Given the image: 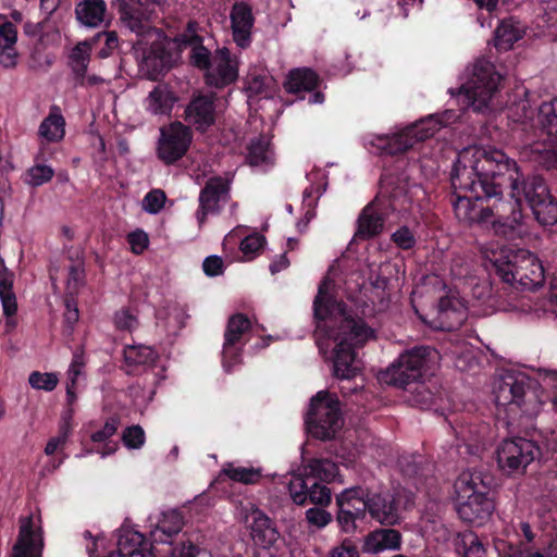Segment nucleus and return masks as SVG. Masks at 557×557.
Instances as JSON below:
<instances>
[{
	"instance_id": "nucleus-1",
	"label": "nucleus",
	"mask_w": 557,
	"mask_h": 557,
	"mask_svg": "<svg viewBox=\"0 0 557 557\" xmlns=\"http://www.w3.org/2000/svg\"><path fill=\"white\" fill-rule=\"evenodd\" d=\"M450 184V202L461 222L515 231L524 224L525 205L539 224L557 223V198L547 181L541 174H523L503 150L463 148L453 164Z\"/></svg>"
},
{
	"instance_id": "nucleus-2",
	"label": "nucleus",
	"mask_w": 557,
	"mask_h": 557,
	"mask_svg": "<svg viewBox=\"0 0 557 557\" xmlns=\"http://www.w3.org/2000/svg\"><path fill=\"white\" fill-rule=\"evenodd\" d=\"M333 281L324 277L313 299L314 335L321 346L322 338L335 343L333 349V374L342 384L339 392L344 397L358 392L359 385L352 382L361 371L357 349L374 337V331L367 322L348 310L347 305L337 300L330 292Z\"/></svg>"
},
{
	"instance_id": "nucleus-3",
	"label": "nucleus",
	"mask_w": 557,
	"mask_h": 557,
	"mask_svg": "<svg viewBox=\"0 0 557 557\" xmlns=\"http://www.w3.org/2000/svg\"><path fill=\"white\" fill-rule=\"evenodd\" d=\"M443 126V122L430 115L411 124L391 137L381 139L382 150L396 156L393 166L381 175L384 183H392L394 193L401 191L412 205L411 188L421 186L423 180L432 178L438 169L436 160L425 154L416 158L417 146L433 137Z\"/></svg>"
},
{
	"instance_id": "nucleus-4",
	"label": "nucleus",
	"mask_w": 557,
	"mask_h": 557,
	"mask_svg": "<svg viewBox=\"0 0 557 557\" xmlns=\"http://www.w3.org/2000/svg\"><path fill=\"white\" fill-rule=\"evenodd\" d=\"M392 183H384L380 178L379 191L375 198L368 203L357 220L355 239L368 240L380 235L384 230L385 221L393 214L403 216L410 210L408 199L401 191L394 193Z\"/></svg>"
},
{
	"instance_id": "nucleus-5",
	"label": "nucleus",
	"mask_w": 557,
	"mask_h": 557,
	"mask_svg": "<svg viewBox=\"0 0 557 557\" xmlns=\"http://www.w3.org/2000/svg\"><path fill=\"white\" fill-rule=\"evenodd\" d=\"M491 262L496 275L516 288L535 290L544 283V268L529 250L503 248Z\"/></svg>"
},
{
	"instance_id": "nucleus-6",
	"label": "nucleus",
	"mask_w": 557,
	"mask_h": 557,
	"mask_svg": "<svg viewBox=\"0 0 557 557\" xmlns=\"http://www.w3.org/2000/svg\"><path fill=\"white\" fill-rule=\"evenodd\" d=\"M437 351L430 346H414L401 352L396 360L379 374L381 383L410 391L424 383L436 362Z\"/></svg>"
},
{
	"instance_id": "nucleus-7",
	"label": "nucleus",
	"mask_w": 557,
	"mask_h": 557,
	"mask_svg": "<svg viewBox=\"0 0 557 557\" xmlns=\"http://www.w3.org/2000/svg\"><path fill=\"white\" fill-rule=\"evenodd\" d=\"M492 479L481 472H462L455 483L456 509L461 520L482 524L493 510V500L488 497Z\"/></svg>"
},
{
	"instance_id": "nucleus-8",
	"label": "nucleus",
	"mask_w": 557,
	"mask_h": 557,
	"mask_svg": "<svg viewBox=\"0 0 557 557\" xmlns=\"http://www.w3.org/2000/svg\"><path fill=\"white\" fill-rule=\"evenodd\" d=\"M545 448L543 434L537 430L506 437L496 448L497 465L508 475L522 474L530 463L543 458Z\"/></svg>"
},
{
	"instance_id": "nucleus-9",
	"label": "nucleus",
	"mask_w": 557,
	"mask_h": 557,
	"mask_svg": "<svg viewBox=\"0 0 557 557\" xmlns=\"http://www.w3.org/2000/svg\"><path fill=\"white\" fill-rule=\"evenodd\" d=\"M344 423L339 400L336 394L320 391L311 398L306 417L308 432L321 441L335 437Z\"/></svg>"
},
{
	"instance_id": "nucleus-10",
	"label": "nucleus",
	"mask_w": 557,
	"mask_h": 557,
	"mask_svg": "<svg viewBox=\"0 0 557 557\" xmlns=\"http://www.w3.org/2000/svg\"><path fill=\"white\" fill-rule=\"evenodd\" d=\"M502 75L495 65L485 59L478 60L469 79L460 87V91L468 100V107L481 111L488 107L493 95L497 91Z\"/></svg>"
},
{
	"instance_id": "nucleus-11",
	"label": "nucleus",
	"mask_w": 557,
	"mask_h": 557,
	"mask_svg": "<svg viewBox=\"0 0 557 557\" xmlns=\"http://www.w3.org/2000/svg\"><path fill=\"white\" fill-rule=\"evenodd\" d=\"M193 131L186 124L175 121L160 129L157 156L164 164H174L188 151Z\"/></svg>"
},
{
	"instance_id": "nucleus-12",
	"label": "nucleus",
	"mask_w": 557,
	"mask_h": 557,
	"mask_svg": "<svg viewBox=\"0 0 557 557\" xmlns=\"http://www.w3.org/2000/svg\"><path fill=\"white\" fill-rule=\"evenodd\" d=\"M230 199L231 182L219 175L210 177L199 193V206L196 211L199 227L205 225L208 215L220 214Z\"/></svg>"
},
{
	"instance_id": "nucleus-13",
	"label": "nucleus",
	"mask_w": 557,
	"mask_h": 557,
	"mask_svg": "<svg viewBox=\"0 0 557 557\" xmlns=\"http://www.w3.org/2000/svg\"><path fill=\"white\" fill-rule=\"evenodd\" d=\"M250 329L251 321L246 314L235 313L228 318L222 350V362L226 372H231L242 361L243 347L247 342L243 338Z\"/></svg>"
},
{
	"instance_id": "nucleus-14",
	"label": "nucleus",
	"mask_w": 557,
	"mask_h": 557,
	"mask_svg": "<svg viewBox=\"0 0 557 557\" xmlns=\"http://www.w3.org/2000/svg\"><path fill=\"white\" fill-rule=\"evenodd\" d=\"M528 385L529 377L527 375L513 372L505 373L494 391L496 405L509 407V411H515V408H517L525 413L528 410L523 406Z\"/></svg>"
},
{
	"instance_id": "nucleus-15",
	"label": "nucleus",
	"mask_w": 557,
	"mask_h": 557,
	"mask_svg": "<svg viewBox=\"0 0 557 557\" xmlns=\"http://www.w3.org/2000/svg\"><path fill=\"white\" fill-rule=\"evenodd\" d=\"M367 508L370 517L382 525L399 523V499L391 491L371 492L366 490Z\"/></svg>"
},
{
	"instance_id": "nucleus-16",
	"label": "nucleus",
	"mask_w": 557,
	"mask_h": 557,
	"mask_svg": "<svg viewBox=\"0 0 557 557\" xmlns=\"http://www.w3.org/2000/svg\"><path fill=\"white\" fill-rule=\"evenodd\" d=\"M184 120L187 126L205 134L216 121L215 96L213 94L194 96L185 108Z\"/></svg>"
},
{
	"instance_id": "nucleus-17",
	"label": "nucleus",
	"mask_w": 557,
	"mask_h": 557,
	"mask_svg": "<svg viewBox=\"0 0 557 557\" xmlns=\"http://www.w3.org/2000/svg\"><path fill=\"white\" fill-rule=\"evenodd\" d=\"M288 491L297 505H305L309 500L314 505L327 506L332 499L331 490L325 484L314 481L313 476L293 475Z\"/></svg>"
},
{
	"instance_id": "nucleus-18",
	"label": "nucleus",
	"mask_w": 557,
	"mask_h": 557,
	"mask_svg": "<svg viewBox=\"0 0 557 557\" xmlns=\"http://www.w3.org/2000/svg\"><path fill=\"white\" fill-rule=\"evenodd\" d=\"M321 84L319 74L310 67H297L288 72L284 82V89L288 94H293L304 99L305 92H312L309 103H322L324 95L317 90Z\"/></svg>"
},
{
	"instance_id": "nucleus-19",
	"label": "nucleus",
	"mask_w": 557,
	"mask_h": 557,
	"mask_svg": "<svg viewBox=\"0 0 557 557\" xmlns=\"http://www.w3.org/2000/svg\"><path fill=\"white\" fill-rule=\"evenodd\" d=\"M117 12L122 24L138 37L144 38L153 30L150 11L140 0H117Z\"/></svg>"
},
{
	"instance_id": "nucleus-20",
	"label": "nucleus",
	"mask_w": 557,
	"mask_h": 557,
	"mask_svg": "<svg viewBox=\"0 0 557 557\" xmlns=\"http://www.w3.org/2000/svg\"><path fill=\"white\" fill-rule=\"evenodd\" d=\"M42 545L41 529H35L33 516L22 517L12 557H41Z\"/></svg>"
},
{
	"instance_id": "nucleus-21",
	"label": "nucleus",
	"mask_w": 557,
	"mask_h": 557,
	"mask_svg": "<svg viewBox=\"0 0 557 557\" xmlns=\"http://www.w3.org/2000/svg\"><path fill=\"white\" fill-rule=\"evenodd\" d=\"M238 78V66L236 58L227 48L218 49L215 52V67L206 74L207 85L221 89Z\"/></svg>"
},
{
	"instance_id": "nucleus-22",
	"label": "nucleus",
	"mask_w": 557,
	"mask_h": 557,
	"mask_svg": "<svg viewBox=\"0 0 557 557\" xmlns=\"http://www.w3.org/2000/svg\"><path fill=\"white\" fill-rule=\"evenodd\" d=\"M230 18L234 42L242 49L248 48L252 41L251 29L255 25L251 7L246 2H235Z\"/></svg>"
},
{
	"instance_id": "nucleus-23",
	"label": "nucleus",
	"mask_w": 557,
	"mask_h": 557,
	"mask_svg": "<svg viewBox=\"0 0 557 557\" xmlns=\"http://www.w3.org/2000/svg\"><path fill=\"white\" fill-rule=\"evenodd\" d=\"M158 358V351L151 346L128 345L123 350L122 369L128 375H137L154 367Z\"/></svg>"
},
{
	"instance_id": "nucleus-24",
	"label": "nucleus",
	"mask_w": 557,
	"mask_h": 557,
	"mask_svg": "<svg viewBox=\"0 0 557 557\" xmlns=\"http://www.w3.org/2000/svg\"><path fill=\"white\" fill-rule=\"evenodd\" d=\"M401 547V533L392 528L376 529L363 540L362 552L377 554L383 550H398Z\"/></svg>"
},
{
	"instance_id": "nucleus-25",
	"label": "nucleus",
	"mask_w": 557,
	"mask_h": 557,
	"mask_svg": "<svg viewBox=\"0 0 557 557\" xmlns=\"http://www.w3.org/2000/svg\"><path fill=\"white\" fill-rule=\"evenodd\" d=\"M250 516L252 540L263 548L271 547L280 537L275 522L258 508Z\"/></svg>"
},
{
	"instance_id": "nucleus-26",
	"label": "nucleus",
	"mask_w": 557,
	"mask_h": 557,
	"mask_svg": "<svg viewBox=\"0 0 557 557\" xmlns=\"http://www.w3.org/2000/svg\"><path fill=\"white\" fill-rule=\"evenodd\" d=\"M246 161L250 166H260L263 171H268L274 165V152L271 141L265 135H259L249 141Z\"/></svg>"
},
{
	"instance_id": "nucleus-27",
	"label": "nucleus",
	"mask_w": 557,
	"mask_h": 557,
	"mask_svg": "<svg viewBox=\"0 0 557 557\" xmlns=\"http://www.w3.org/2000/svg\"><path fill=\"white\" fill-rule=\"evenodd\" d=\"M183 525V517L177 510L164 512L156 528L150 532L152 543L172 545V539L182 531Z\"/></svg>"
},
{
	"instance_id": "nucleus-28",
	"label": "nucleus",
	"mask_w": 557,
	"mask_h": 557,
	"mask_svg": "<svg viewBox=\"0 0 557 557\" xmlns=\"http://www.w3.org/2000/svg\"><path fill=\"white\" fill-rule=\"evenodd\" d=\"M466 319L460 302L453 297L444 296L438 300V320L442 330L453 331L459 329Z\"/></svg>"
},
{
	"instance_id": "nucleus-29",
	"label": "nucleus",
	"mask_w": 557,
	"mask_h": 557,
	"mask_svg": "<svg viewBox=\"0 0 557 557\" xmlns=\"http://www.w3.org/2000/svg\"><path fill=\"white\" fill-rule=\"evenodd\" d=\"M336 506L344 507L363 521L368 513L366 490L361 486L345 488L336 496Z\"/></svg>"
},
{
	"instance_id": "nucleus-30",
	"label": "nucleus",
	"mask_w": 557,
	"mask_h": 557,
	"mask_svg": "<svg viewBox=\"0 0 557 557\" xmlns=\"http://www.w3.org/2000/svg\"><path fill=\"white\" fill-rule=\"evenodd\" d=\"M298 475L313 476L314 481L321 483H331L339 476V469L336 462L327 458H313Z\"/></svg>"
},
{
	"instance_id": "nucleus-31",
	"label": "nucleus",
	"mask_w": 557,
	"mask_h": 557,
	"mask_svg": "<svg viewBox=\"0 0 557 557\" xmlns=\"http://www.w3.org/2000/svg\"><path fill=\"white\" fill-rule=\"evenodd\" d=\"M107 4L103 0H83L76 4L77 21L87 27H98L104 21Z\"/></svg>"
},
{
	"instance_id": "nucleus-32",
	"label": "nucleus",
	"mask_w": 557,
	"mask_h": 557,
	"mask_svg": "<svg viewBox=\"0 0 557 557\" xmlns=\"http://www.w3.org/2000/svg\"><path fill=\"white\" fill-rule=\"evenodd\" d=\"M38 134L48 143H59L65 135V120L59 111L53 107L48 116L39 125Z\"/></svg>"
},
{
	"instance_id": "nucleus-33",
	"label": "nucleus",
	"mask_w": 557,
	"mask_h": 557,
	"mask_svg": "<svg viewBox=\"0 0 557 557\" xmlns=\"http://www.w3.org/2000/svg\"><path fill=\"white\" fill-rule=\"evenodd\" d=\"M147 544L148 542L140 532L125 530L119 535L117 549L111 552L107 557H126Z\"/></svg>"
},
{
	"instance_id": "nucleus-34",
	"label": "nucleus",
	"mask_w": 557,
	"mask_h": 557,
	"mask_svg": "<svg viewBox=\"0 0 557 557\" xmlns=\"http://www.w3.org/2000/svg\"><path fill=\"white\" fill-rule=\"evenodd\" d=\"M522 36L523 30L512 18L503 20L495 30V47L498 50H509Z\"/></svg>"
},
{
	"instance_id": "nucleus-35",
	"label": "nucleus",
	"mask_w": 557,
	"mask_h": 557,
	"mask_svg": "<svg viewBox=\"0 0 557 557\" xmlns=\"http://www.w3.org/2000/svg\"><path fill=\"white\" fill-rule=\"evenodd\" d=\"M148 110L153 114H170L174 102L175 97L171 91H169L165 87L156 86L148 96Z\"/></svg>"
},
{
	"instance_id": "nucleus-36",
	"label": "nucleus",
	"mask_w": 557,
	"mask_h": 557,
	"mask_svg": "<svg viewBox=\"0 0 557 557\" xmlns=\"http://www.w3.org/2000/svg\"><path fill=\"white\" fill-rule=\"evenodd\" d=\"M89 46L87 44H78L70 55L71 67L75 75V85H85V74L87 73L90 61Z\"/></svg>"
},
{
	"instance_id": "nucleus-37",
	"label": "nucleus",
	"mask_w": 557,
	"mask_h": 557,
	"mask_svg": "<svg viewBox=\"0 0 557 557\" xmlns=\"http://www.w3.org/2000/svg\"><path fill=\"white\" fill-rule=\"evenodd\" d=\"M221 474H224L234 482L243 483L246 485L256 484L262 478V473L259 468L235 467L231 462L224 465L221 470Z\"/></svg>"
},
{
	"instance_id": "nucleus-38",
	"label": "nucleus",
	"mask_w": 557,
	"mask_h": 557,
	"mask_svg": "<svg viewBox=\"0 0 557 557\" xmlns=\"http://www.w3.org/2000/svg\"><path fill=\"white\" fill-rule=\"evenodd\" d=\"M537 120L542 133L552 141L557 140V100L552 103L544 102L540 107Z\"/></svg>"
},
{
	"instance_id": "nucleus-39",
	"label": "nucleus",
	"mask_w": 557,
	"mask_h": 557,
	"mask_svg": "<svg viewBox=\"0 0 557 557\" xmlns=\"http://www.w3.org/2000/svg\"><path fill=\"white\" fill-rule=\"evenodd\" d=\"M272 84L273 77L268 74H249L246 78L245 90L249 98H268L271 95L270 88Z\"/></svg>"
},
{
	"instance_id": "nucleus-40",
	"label": "nucleus",
	"mask_w": 557,
	"mask_h": 557,
	"mask_svg": "<svg viewBox=\"0 0 557 557\" xmlns=\"http://www.w3.org/2000/svg\"><path fill=\"white\" fill-rule=\"evenodd\" d=\"M162 51H156L150 48L148 51H144L143 59L139 63L141 71H145L150 79H157L162 73L164 67V60L162 58Z\"/></svg>"
},
{
	"instance_id": "nucleus-41",
	"label": "nucleus",
	"mask_w": 557,
	"mask_h": 557,
	"mask_svg": "<svg viewBox=\"0 0 557 557\" xmlns=\"http://www.w3.org/2000/svg\"><path fill=\"white\" fill-rule=\"evenodd\" d=\"M457 552L463 557H479L483 553V545L475 533L467 532L460 535Z\"/></svg>"
},
{
	"instance_id": "nucleus-42",
	"label": "nucleus",
	"mask_w": 557,
	"mask_h": 557,
	"mask_svg": "<svg viewBox=\"0 0 557 557\" xmlns=\"http://www.w3.org/2000/svg\"><path fill=\"white\" fill-rule=\"evenodd\" d=\"M29 385L35 389L52 392L59 383L57 373L33 371L28 376Z\"/></svg>"
},
{
	"instance_id": "nucleus-43",
	"label": "nucleus",
	"mask_w": 557,
	"mask_h": 557,
	"mask_svg": "<svg viewBox=\"0 0 557 557\" xmlns=\"http://www.w3.org/2000/svg\"><path fill=\"white\" fill-rule=\"evenodd\" d=\"M53 175L54 171L51 166L36 163L35 165L27 170L26 182L34 187H38L50 182Z\"/></svg>"
},
{
	"instance_id": "nucleus-44",
	"label": "nucleus",
	"mask_w": 557,
	"mask_h": 557,
	"mask_svg": "<svg viewBox=\"0 0 557 557\" xmlns=\"http://www.w3.org/2000/svg\"><path fill=\"white\" fill-rule=\"evenodd\" d=\"M165 201L166 195L162 189H151L143 199V208L150 214H157L163 209Z\"/></svg>"
},
{
	"instance_id": "nucleus-45",
	"label": "nucleus",
	"mask_w": 557,
	"mask_h": 557,
	"mask_svg": "<svg viewBox=\"0 0 557 557\" xmlns=\"http://www.w3.org/2000/svg\"><path fill=\"white\" fill-rule=\"evenodd\" d=\"M123 444L129 449H139L146 442L144 429L138 425L127 426L122 434Z\"/></svg>"
},
{
	"instance_id": "nucleus-46",
	"label": "nucleus",
	"mask_w": 557,
	"mask_h": 557,
	"mask_svg": "<svg viewBox=\"0 0 557 557\" xmlns=\"http://www.w3.org/2000/svg\"><path fill=\"white\" fill-rule=\"evenodd\" d=\"M85 269L83 262L74 263L69 268L66 289L67 294L74 296L84 284Z\"/></svg>"
},
{
	"instance_id": "nucleus-47",
	"label": "nucleus",
	"mask_w": 557,
	"mask_h": 557,
	"mask_svg": "<svg viewBox=\"0 0 557 557\" xmlns=\"http://www.w3.org/2000/svg\"><path fill=\"white\" fill-rule=\"evenodd\" d=\"M205 548L197 540L194 541L190 536H184L178 545L170 547V552L173 557H196V552L205 550Z\"/></svg>"
},
{
	"instance_id": "nucleus-48",
	"label": "nucleus",
	"mask_w": 557,
	"mask_h": 557,
	"mask_svg": "<svg viewBox=\"0 0 557 557\" xmlns=\"http://www.w3.org/2000/svg\"><path fill=\"white\" fill-rule=\"evenodd\" d=\"M391 239L399 249L403 250L412 249L417 244L413 232L406 225L400 226L396 232H394Z\"/></svg>"
},
{
	"instance_id": "nucleus-49",
	"label": "nucleus",
	"mask_w": 557,
	"mask_h": 557,
	"mask_svg": "<svg viewBox=\"0 0 557 557\" xmlns=\"http://www.w3.org/2000/svg\"><path fill=\"white\" fill-rule=\"evenodd\" d=\"M190 63L193 66L207 71L211 69V52L203 45L200 47H193L189 53Z\"/></svg>"
},
{
	"instance_id": "nucleus-50",
	"label": "nucleus",
	"mask_w": 557,
	"mask_h": 557,
	"mask_svg": "<svg viewBox=\"0 0 557 557\" xmlns=\"http://www.w3.org/2000/svg\"><path fill=\"white\" fill-rule=\"evenodd\" d=\"M17 39V30L15 25L7 20L0 22V48L13 49Z\"/></svg>"
},
{
	"instance_id": "nucleus-51",
	"label": "nucleus",
	"mask_w": 557,
	"mask_h": 557,
	"mask_svg": "<svg viewBox=\"0 0 557 557\" xmlns=\"http://www.w3.org/2000/svg\"><path fill=\"white\" fill-rule=\"evenodd\" d=\"M114 325L120 331L132 332L138 325L137 318L128 308H122L116 311L113 318Z\"/></svg>"
},
{
	"instance_id": "nucleus-52",
	"label": "nucleus",
	"mask_w": 557,
	"mask_h": 557,
	"mask_svg": "<svg viewBox=\"0 0 557 557\" xmlns=\"http://www.w3.org/2000/svg\"><path fill=\"white\" fill-rule=\"evenodd\" d=\"M264 242L261 235H248L240 242L239 248L246 257L252 259L262 249Z\"/></svg>"
},
{
	"instance_id": "nucleus-53",
	"label": "nucleus",
	"mask_w": 557,
	"mask_h": 557,
	"mask_svg": "<svg viewBox=\"0 0 557 557\" xmlns=\"http://www.w3.org/2000/svg\"><path fill=\"white\" fill-rule=\"evenodd\" d=\"M329 557H360V553L356 542L345 537L339 545L330 550Z\"/></svg>"
},
{
	"instance_id": "nucleus-54",
	"label": "nucleus",
	"mask_w": 557,
	"mask_h": 557,
	"mask_svg": "<svg viewBox=\"0 0 557 557\" xmlns=\"http://www.w3.org/2000/svg\"><path fill=\"white\" fill-rule=\"evenodd\" d=\"M120 419L117 417H110L103 428L99 431H96L91 434V441L95 443L107 442L110 437H112L119 428Z\"/></svg>"
},
{
	"instance_id": "nucleus-55",
	"label": "nucleus",
	"mask_w": 557,
	"mask_h": 557,
	"mask_svg": "<svg viewBox=\"0 0 557 557\" xmlns=\"http://www.w3.org/2000/svg\"><path fill=\"white\" fill-rule=\"evenodd\" d=\"M306 519L309 524L321 529L332 521V515L322 508L312 507L306 511Z\"/></svg>"
},
{
	"instance_id": "nucleus-56",
	"label": "nucleus",
	"mask_w": 557,
	"mask_h": 557,
	"mask_svg": "<svg viewBox=\"0 0 557 557\" xmlns=\"http://www.w3.org/2000/svg\"><path fill=\"white\" fill-rule=\"evenodd\" d=\"M536 157L535 162L547 171H557V151L544 148L543 150L534 149Z\"/></svg>"
},
{
	"instance_id": "nucleus-57",
	"label": "nucleus",
	"mask_w": 557,
	"mask_h": 557,
	"mask_svg": "<svg viewBox=\"0 0 557 557\" xmlns=\"http://www.w3.org/2000/svg\"><path fill=\"white\" fill-rule=\"evenodd\" d=\"M336 520L341 530L345 533H354L357 529L356 522L359 518H355V515L344 507H337Z\"/></svg>"
},
{
	"instance_id": "nucleus-58",
	"label": "nucleus",
	"mask_w": 557,
	"mask_h": 557,
	"mask_svg": "<svg viewBox=\"0 0 557 557\" xmlns=\"http://www.w3.org/2000/svg\"><path fill=\"white\" fill-rule=\"evenodd\" d=\"M127 243L131 246L132 252L140 255L148 247V235L143 230H136L127 235Z\"/></svg>"
},
{
	"instance_id": "nucleus-59",
	"label": "nucleus",
	"mask_w": 557,
	"mask_h": 557,
	"mask_svg": "<svg viewBox=\"0 0 557 557\" xmlns=\"http://www.w3.org/2000/svg\"><path fill=\"white\" fill-rule=\"evenodd\" d=\"M203 272L208 276H216L223 273V260L219 256H209L202 263Z\"/></svg>"
},
{
	"instance_id": "nucleus-60",
	"label": "nucleus",
	"mask_w": 557,
	"mask_h": 557,
	"mask_svg": "<svg viewBox=\"0 0 557 557\" xmlns=\"http://www.w3.org/2000/svg\"><path fill=\"white\" fill-rule=\"evenodd\" d=\"M195 25L196 24L194 22H189L185 33L182 35V42L189 46L191 49L193 47H200L203 45V38L196 34Z\"/></svg>"
},
{
	"instance_id": "nucleus-61",
	"label": "nucleus",
	"mask_w": 557,
	"mask_h": 557,
	"mask_svg": "<svg viewBox=\"0 0 557 557\" xmlns=\"http://www.w3.org/2000/svg\"><path fill=\"white\" fill-rule=\"evenodd\" d=\"M73 409H67L65 412H63L59 429H58V436L69 440L70 435L72 434V418H73Z\"/></svg>"
},
{
	"instance_id": "nucleus-62",
	"label": "nucleus",
	"mask_w": 557,
	"mask_h": 557,
	"mask_svg": "<svg viewBox=\"0 0 557 557\" xmlns=\"http://www.w3.org/2000/svg\"><path fill=\"white\" fill-rule=\"evenodd\" d=\"M104 47H102L98 52V57L101 59L110 57L113 50L117 48L119 45V38L115 32H107L104 33Z\"/></svg>"
},
{
	"instance_id": "nucleus-63",
	"label": "nucleus",
	"mask_w": 557,
	"mask_h": 557,
	"mask_svg": "<svg viewBox=\"0 0 557 557\" xmlns=\"http://www.w3.org/2000/svg\"><path fill=\"white\" fill-rule=\"evenodd\" d=\"M3 313L7 317H12L17 311V302L14 293L0 295Z\"/></svg>"
},
{
	"instance_id": "nucleus-64",
	"label": "nucleus",
	"mask_w": 557,
	"mask_h": 557,
	"mask_svg": "<svg viewBox=\"0 0 557 557\" xmlns=\"http://www.w3.org/2000/svg\"><path fill=\"white\" fill-rule=\"evenodd\" d=\"M289 267V260L286 256V253H282L277 257V259L273 260L271 263H270V272L272 274H276L278 272H281L282 270H285Z\"/></svg>"
}]
</instances>
